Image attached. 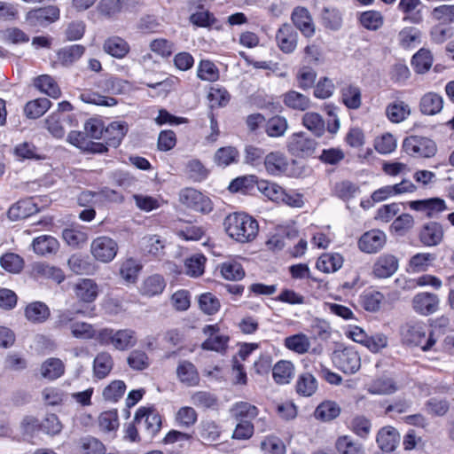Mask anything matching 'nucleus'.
<instances>
[{"label":"nucleus","mask_w":454,"mask_h":454,"mask_svg":"<svg viewBox=\"0 0 454 454\" xmlns=\"http://www.w3.org/2000/svg\"><path fill=\"white\" fill-rule=\"evenodd\" d=\"M284 346L286 348L297 355H304L310 352L311 342L308 335L303 333H298L286 337L284 340ZM311 353H320V350L314 348L311 350Z\"/></svg>","instance_id":"nucleus-19"},{"label":"nucleus","mask_w":454,"mask_h":454,"mask_svg":"<svg viewBox=\"0 0 454 454\" xmlns=\"http://www.w3.org/2000/svg\"><path fill=\"white\" fill-rule=\"evenodd\" d=\"M220 273L226 280L239 281L245 277V270L239 262L229 260L219 265Z\"/></svg>","instance_id":"nucleus-45"},{"label":"nucleus","mask_w":454,"mask_h":454,"mask_svg":"<svg viewBox=\"0 0 454 454\" xmlns=\"http://www.w3.org/2000/svg\"><path fill=\"white\" fill-rule=\"evenodd\" d=\"M396 390V384L391 378L387 377L377 378L368 387V392L373 395H390Z\"/></svg>","instance_id":"nucleus-50"},{"label":"nucleus","mask_w":454,"mask_h":454,"mask_svg":"<svg viewBox=\"0 0 454 454\" xmlns=\"http://www.w3.org/2000/svg\"><path fill=\"white\" fill-rule=\"evenodd\" d=\"M114 366V361L111 355L107 352L98 353L93 362L94 375L98 379L106 378Z\"/></svg>","instance_id":"nucleus-47"},{"label":"nucleus","mask_w":454,"mask_h":454,"mask_svg":"<svg viewBox=\"0 0 454 454\" xmlns=\"http://www.w3.org/2000/svg\"><path fill=\"white\" fill-rule=\"evenodd\" d=\"M335 447L340 454H364L361 443L354 441L348 435H343L337 439Z\"/></svg>","instance_id":"nucleus-56"},{"label":"nucleus","mask_w":454,"mask_h":454,"mask_svg":"<svg viewBox=\"0 0 454 454\" xmlns=\"http://www.w3.org/2000/svg\"><path fill=\"white\" fill-rule=\"evenodd\" d=\"M334 365L346 374L356 372L361 366L358 352L352 347H339L332 356Z\"/></svg>","instance_id":"nucleus-5"},{"label":"nucleus","mask_w":454,"mask_h":454,"mask_svg":"<svg viewBox=\"0 0 454 454\" xmlns=\"http://www.w3.org/2000/svg\"><path fill=\"white\" fill-rule=\"evenodd\" d=\"M357 19L360 25L370 31H376L380 29L384 23L382 14L374 10L360 12Z\"/></svg>","instance_id":"nucleus-46"},{"label":"nucleus","mask_w":454,"mask_h":454,"mask_svg":"<svg viewBox=\"0 0 454 454\" xmlns=\"http://www.w3.org/2000/svg\"><path fill=\"white\" fill-rule=\"evenodd\" d=\"M40 371L43 378L54 380L64 374L65 365L59 358L51 357L42 364Z\"/></svg>","instance_id":"nucleus-38"},{"label":"nucleus","mask_w":454,"mask_h":454,"mask_svg":"<svg viewBox=\"0 0 454 454\" xmlns=\"http://www.w3.org/2000/svg\"><path fill=\"white\" fill-rule=\"evenodd\" d=\"M421 0H400L397 9L403 14V21L411 24H420L423 21Z\"/></svg>","instance_id":"nucleus-18"},{"label":"nucleus","mask_w":454,"mask_h":454,"mask_svg":"<svg viewBox=\"0 0 454 454\" xmlns=\"http://www.w3.org/2000/svg\"><path fill=\"white\" fill-rule=\"evenodd\" d=\"M261 449L264 454H286L283 441L275 435L266 436L261 442Z\"/></svg>","instance_id":"nucleus-64"},{"label":"nucleus","mask_w":454,"mask_h":454,"mask_svg":"<svg viewBox=\"0 0 454 454\" xmlns=\"http://www.w3.org/2000/svg\"><path fill=\"white\" fill-rule=\"evenodd\" d=\"M442 106L443 98L435 92L426 93L419 101V110L424 115H435L442 111Z\"/></svg>","instance_id":"nucleus-30"},{"label":"nucleus","mask_w":454,"mask_h":454,"mask_svg":"<svg viewBox=\"0 0 454 454\" xmlns=\"http://www.w3.org/2000/svg\"><path fill=\"white\" fill-rule=\"evenodd\" d=\"M134 422L144 427L146 434L150 437H153L161 427V417L154 410L145 407H140L134 418Z\"/></svg>","instance_id":"nucleus-8"},{"label":"nucleus","mask_w":454,"mask_h":454,"mask_svg":"<svg viewBox=\"0 0 454 454\" xmlns=\"http://www.w3.org/2000/svg\"><path fill=\"white\" fill-rule=\"evenodd\" d=\"M35 254L40 255L56 254L59 248V243L51 235H42L34 239L32 242Z\"/></svg>","instance_id":"nucleus-35"},{"label":"nucleus","mask_w":454,"mask_h":454,"mask_svg":"<svg viewBox=\"0 0 454 454\" xmlns=\"http://www.w3.org/2000/svg\"><path fill=\"white\" fill-rule=\"evenodd\" d=\"M67 265L76 275H90L95 270L94 263L89 255L82 254H72L67 261Z\"/></svg>","instance_id":"nucleus-31"},{"label":"nucleus","mask_w":454,"mask_h":454,"mask_svg":"<svg viewBox=\"0 0 454 454\" xmlns=\"http://www.w3.org/2000/svg\"><path fill=\"white\" fill-rule=\"evenodd\" d=\"M400 440L397 430L392 427L381 428L377 434L376 442L379 448L384 452H392Z\"/></svg>","instance_id":"nucleus-28"},{"label":"nucleus","mask_w":454,"mask_h":454,"mask_svg":"<svg viewBox=\"0 0 454 454\" xmlns=\"http://www.w3.org/2000/svg\"><path fill=\"white\" fill-rule=\"evenodd\" d=\"M203 332L208 335V338L202 343L203 349L222 351L226 348L229 337L217 334L218 327L216 325H206Z\"/></svg>","instance_id":"nucleus-24"},{"label":"nucleus","mask_w":454,"mask_h":454,"mask_svg":"<svg viewBox=\"0 0 454 454\" xmlns=\"http://www.w3.org/2000/svg\"><path fill=\"white\" fill-rule=\"evenodd\" d=\"M76 298L84 303H91L98 298V286L90 278H82L74 286Z\"/></svg>","instance_id":"nucleus-21"},{"label":"nucleus","mask_w":454,"mask_h":454,"mask_svg":"<svg viewBox=\"0 0 454 454\" xmlns=\"http://www.w3.org/2000/svg\"><path fill=\"white\" fill-rule=\"evenodd\" d=\"M59 19V9L54 5L34 9L26 15V20L31 27H47Z\"/></svg>","instance_id":"nucleus-9"},{"label":"nucleus","mask_w":454,"mask_h":454,"mask_svg":"<svg viewBox=\"0 0 454 454\" xmlns=\"http://www.w3.org/2000/svg\"><path fill=\"white\" fill-rule=\"evenodd\" d=\"M93 257L101 262H112L118 252L116 241L106 236H100L93 239L90 245Z\"/></svg>","instance_id":"nucleus-7"},{"label":"nucleus","mask_w":454,"mask_h":454,"mask_svg":"<svg viewBox=\"0 0 454 454\" xmlns=\"http://www.w3.org/2000/svg\"><path fill=\"white\" fill-rule=\"evenodd\" d=\"M129 130L124 121H113L105 129L103 138L108 146L118 147Z\"/></svg>","instance_id":"nucleus-22"},{"label":"nucleus","mask_w":454,"mask_h":454,"mask_svg":"<svg viewBox=\"0 0 454 454\" xmlns=\"http://www.w3.org/2000/svg\"><path fill=\"white\" fill-rule=\"evenodd\" d=\"M340 412L339 405L333 401H325L321 403L315 411V417L323 421H330L336 419Z\"/></svg>","instance_id":"nucleus-54"},{"label":"nucleus","mask_w":454,"mask_h":454,"mask_svg":"<svg viewBox=\"0 0 454 454\" xmlns=\"http://www.w3.org/2000/svg\"><path fill=\"white\" fill-rule=\"evenodd\" d=\"M385 296L379 291L372 289L364 290L359 296L361 307L369 312H377L380 310Z\"/></svg>","instance_id":"nucleus-34"},{"label":"nucleus","mask_w":454,"mask_h":454,"mask_svg":"<svg viewBox=\"0 0 454 454\" xmlns=\"http://www.w3.org/2000/svg\"><path fill=\"white\" fill-rule=\"evenodd\" d=\"M302 124L317 137H322L325 131V122L322 116L315 112H308L302 116Z\"/></svg>","instance_id":"nucleus-48"},{"label":"nucleus","mask_w":454,"mask_h":454,"mask_svg":"<svg viewBox=\"0 0 454 454\" xmlns=\"http://www.w3.org/2000/svg\"><path fill=\"white\" fill-rule=\"evenodd\" d=\"M223 224L226 234L241 244L254 241L259 232L258 222L245 212L229 214Z\"/></svg>","instance_id":"nucleus-1"},{"label":"nucleus","mask_w":454,"mask_h":454,"mask_svg":"<svg viewBox=\"0 0 454 454\" xmlns=\"http://www.w3.org/2000/svg\"><path fill=\"white\" fill-rule=\"evenodd\" d=\"M439 307V298L436 294L427 292L417 294L412 299L413 309L423 316L434 313Z\"/></svg>","instance_id":"nucleus-15"},{"label":"nucleus","mask_w":454,"mask_h":454,"mask_svg":"<svg viewBox=\"0 0 454 454\" xmlns=\"http://www.w3.org/2000/svg\"><path fill=\"white\" fill-rule=\"evenodd\" d=\"M0 265L6 271L17 274L22 270L24 260L17 254L6 253L0 258Z\"/></svg>","instance_id":"nucleus-58"},{"label":"nucleus","mask_w":454,"mask_h":454,"mask_svg":"<svg viewBox=\"0 0 454 454\" xmlns=\"http://www.w3.org/2000/svg\"><path fill=\"white\" fill-rule=\"evenodd\" d=\"M294 373V366L292 362L286 360L278 361L272 369L274 380L278 384H287Z\"/></svg>","instance_id":"nucleus-44"},{"label":"nucleus","mask_w":454,"mask_h":454,"mask_svg":"<svg viewBox=\"0 0 454 454\" xmlns=\"http://www.w3.org/2000/svg\"><path fill=\"white\" fill-rule=\"evenodd\" d=\"M25 316L32 323H43L50 317V309L42 301H35L26 307Z\"/></svg>","instance_id":"nucleus-41"},{"label":"nucleus","mask_w":454,"mask_h":454,"mask_svg":"<svg viewBox=\"0 0 454 454\" xmlns=\"http://www.w3.org/2000/svg\"><path fill=\"white\" fill-rule=\"evenodd\" d=\"M318 388V381L310 372H302L298 375L295 390L296 393L304 397L312 396Z\"/></svg>","instance_id":"nucleus-33"},{"label":"nucleus","mask_w":454,"mask_h":454,"mask_svg":"<svg viewBox=\"0 0 454 454\" xmlns=\"http://www.w3.org/2000/svg\"><path fill=\"white\" fill-rule=\"evenodd\" d=\"M316 142L304 132L292 134L286 143L288 152L296 157L310 155L315 150Z\"/></svg>","instance_id":"nucleus-10"},{"label":"nucleus","mask_w":454,"mask_h":454,"mask_svg":"<svg viewBox=\"0 0 454 454\" xmlns=\"http://www.w3.org/2000/svg\"><path fill=\"white\" fill-rule=\"evenodd\" d=\"M97 340L101 345H112L117 350L125 351L136 346L137 336L130 328L119 330L103 328L98 331Z\"/></svg>","instance_id":"nucleus-2"},{"label":"nucleus","mask_w":454,"mask_h":454,"mask_svg":"<svg viewBox=\"0 0 454 454\" xmlns=\"http://www.w3.org/2000/svg\"><path fill=\"white\" fill-rule=\"evenodd\" d=\"M70 114L52 113L44 121L45 129L56 138H62L65 136L64 123L72 122Z\"/></svg>","instance_id":"nucleus-25"},{"label":"nucleus","mask_w":454,"mask_h":454,"mask_svg":"<svg viewBox=\"0 0 454 454\" xmlns=\"http://www.w3.org/2000/svg\"><path fill=\"white\" fill-rule=\"evenodd\" d=\"M142 270V265L134 258L126 259L120 267V275L127 283H135L138 274Z\"/></svg>","instance_id":"nucleus-51"},{"label":"nucleus","mask_w":454,"mask_h":454,"mask_svg":"<svg viewBox=\"0 0 454 454\" xmlns=\"http://www.w3.org/2000/svg\"><path fill=\"white\" fill-rule=\"evenodd\" d=\"M70 332L73 337L82 340L96 339L98 333L91 324L75 321L70 325Z\"/></svg>","instance_id":"nucleus-55"},{"label":"nucleus","mask_w":454,"mask_h":454,"mask_svg":"<svg viewBox=\"0 0 454 454\" xmlns=\"http://www.w3.org/2000/svg\"><path fill=\"white\" fill-rule=\"evenodd\" d=\"M266 154L262 148L248 145L244 149V163L254 168L263 165Z\"/></svg>","instance_id":"nucleus-59"},{"label":"nucleus","mask_w":454,"mask_h":454,"mask_svg":"<svg viewBox=\"0 0 454 454\" xmlns=\"http://www.w3.org/2000/svg\"><path fill=\"white\" fill-rule=\"evenodd\" d=\"M207 258L201 254H195L184 262L185 274L197 278L204 273Z\"/></svg>","instance_id":"nucleus-53"},{"label":"nucleus","mask_w":454,"mask_h":454,"mask_svg":"<svg viewBox=\"0 0 454 454\" xmlns=\"http://www.w3.org/2000/svg\"><path fill=\"white\" fill-rule=\"evenodd\" d=\"M433 55L427 49L421 48L411 59V67L417 74H425L433 65Z\"/></svg>","instance_id":"nucleus-42"},{"label":"nucleus","mask_w":454,"mask_h":454,"mask_svg":"<svg viewBox=\"0 0 454 454\" xmlns=\"http://www.w3.org/2000/svg\"><path fill=\"white\" fill-rule=\"evenodd\" d=\"M411 210L424 213L427 217L434 218L448 209L446 202L441 198H429L409 202Z\"/></svg>","instance_id":"nucleus-11"},{"label":"nucleus","mask_w":454,"mask_h":454,"mask_svg":"<svg viewBox=\"0 0 454 454\" xmlns=\"http://www.w3.org/2000/svg\"><path fill=\"white\" fill-rule=\"evenodd\" d=\"M284 105L295 111H306L310 108L311 101L309 97L295 90H289L283 95Z\"/></svg>","instance_id":"nucleus-36"},{"label":"nucleus","mask_w":454,"mask_h":454,"mask_svg":"<svg viewBox=\"0 0 454 454\" xmlns=\"http://www.w3.org/2000/svg\"><path fill=\"white\" fill-rule=\"evenodd\" d=\"M258 191L269 200L279 202L280 196L283 194V188L276 183L266 180L256 182Z\"/></svg>","instance_id":"nucleus-62"},{"label":"nucleus","mask_w":454,"mask_h":454,"mask_svg":"<svg viewBox=\"0 0 454 454\" xmlns=\"http://www.w3.org/2000/svg\"><path fill=\"white\" fill-rule=\"evenodd\" d=\"M51 103L46 98H41L27 102L24 107V113L29 119H37L43 115L51 107Z\"/></svg>","instance_id":"nucleus-49"},{"label":"nucleus","mask_w":454,"mask_h":454,"mask_svg":"<svg viewBox=\"0 0 454 454\" xmlns=\"http://www.w3.org/2000/svg\"><path fill=\"white\" fill-rule=\"evenodd\" d=\"M343 258L340 254H324L317 261V269L325 273L335 272L341 268Z\"/></svg>","instance_id":"nucleus-43"},{"label":"nucleus","mask_w":454,"mask_h":454,"mask_svg":"<svg viewBox=\"0 0 454 454\" xmlns=\"http://www.w3.org/2000/svg\"><path fill=\"white\" fill-rule=\"evenodd\" d=\"M387 241L384 231L374 229L364 233L358 240L359 249L367 254H374L383 248Z\"/></svg>","instance_id":"nucleus-14"},{"label":"nucleus","mask_w":454,"mask_h":454,"mask_svg":"<svg viewBox=\"0 0 454 454\" xmlns=\"http://www.w3.org/2000/svg\"><path fill=\"white\" fill-rule=\"evenodd\" d=\"M140 247L145 254L160 259L165 254V240L158 235H147L140 240Z\"/></svg>","instance_id":"nucleus-27"},{"label":"nucleus","mask_w":454,"mask_h":454,"mask_svg":"<svg viewBox=\"0 0 454 454\" xmlns=\"http://www.w3.org/2000/svg\"><path fill=\"white\" fill-rule=\"evenodd\" d=\"M200 436L207 442H213L221 435L220 427L213 420H203L199 427Z\"/></svg>","instance_id":"nucleus-61"},{"label":"nucleus","mask_w":454,"mask_h":454,"mask_svg":"<svg viewBox=\"0 0 454 454\" xmlns=\"http://www.w3.org/2000/svg\"><path fill=\"white\" fill-rule=\"evenodd\" d=\"M85 52V47L82 44H73L59 50L57 56L59 61L64 67H70L82 58Z\"/></svg>","instance_id":"nucleus-37"},{"label":"nucleus","mask_w":454,"mask_h":454,"mask_svg":"<svg viewBox=\"0 0 454 454\" xmlns=\"http://www.w3.org/2000/svg\"><path fill=\"white\" fill-rule=\"evenodd\" d=\"M291 20L304 36L311 37L314 35L315 25L307 8L301 6L295 7L292 12Z\"/></svg>","instance_id":"nucleus-17"},{"label":"nucleus","mask_w":454,"mask_h":454,"mask_svg":"<svg viewBox=\"0 0 454 454\" xmlns=\"http://www.w3.org/2000/svg\"><path fill=\"white\" fill-rule=\"evenodd\" d=\"M35 86L53 98H58L61 94L56 81L48 74L38 76L35 80Z\"/></svg>","instance_id":"nucleus-52"},{"label":"nucleus","mask_w":454,"mask_h":454,"mask_svg":"<svg viewBox=\"0 0 454 454\" xmlns=\"http://www.w3.org/2000/svg\"><path fill=\"white\" fill-rule=\"evenodd\" d=\"M403 149L408 155L415 158H431L437 152L434 141L420 136H410L404 138Z\"/></svg>","instance_id":"nucleus-4"},{"label":"nucleus","mask_w":454,"mask_h":454,"mask_svg":"<svg viewBox=\"0 0 454 454\" xmlns=\"http://www.w3.org/2000/svg\"><path fill=\"white\" fill-rule=\"evenodd\" d=\"M103 50L106 53L114 58L123 59L129 52L130 47L126 40L120 36L114 35L105 40Z\"/></svg>","instance_id":"nucleus-29"},{"label":"nucleus","mask_w":454,"mask_h":454,"mask_svg":"<svg viewBox=\"0 0 454 454\" xmlns=\"http://www.w3.org/2000/svg\"><path fill=\"white\" fill-rule=\"evenodd\" d=\"M287 128L286 119L283 116L276 115L267 121L265 131L269 137H279L284 136Z\"/></svg>","instance_id":"nucleus-57"},{"label":"nucleus","mask_w":454,"mask_h":454,"mask_svg":"<svg viewBox=\"0 0 454 454\" xmlns=\"http://www.w3.org/2000/svg\"><path fill=\"white\" fill-rule=\"evenodd\" d=\"M342 103L348 109H358L362 105V94L358 86L348 84L340 90Z\"/></svg>","instance_id":"nucleus-40"},{"label":"nucleus","mask_w":454,"mask_h":454,"mask_svg":"<svg viewBox=\"0 0 454 454\" xmlns=\"http://www.w3.org/2000/svg\"><path fill=\"white\" fill-rule=\"evenodd\" d=\"M397 258L389 254L379 256L373 264L372 274L377 278H387L393 276L398 270Z\"/></svg>","instance_id":"nucleus-16"},{"label":"nucleus","mask_w":454,"mask_h":454,"mask_svg":"<svg viewBox=\"0 0 454 454\" xmlns=\"http://www.w3.org/2000/svg\"><path fill=\"white\" fill-rule=\"evenodd\" d=\"M178 380L186 386H197L200 382V374L195 365L186 360L181 361L176 368Z\"/></svg>","instance_id":"nucleus-32"},{"label":"nucleus","mask_w":454,"mask_h":454,"mask_svg":"<svg viewBox=\"0 0 454 454\" xmlns=\"http://www.w3.org/2000/svg\"><path fill=\"white\" fill-rule=\"evenodd\" d=\"M166 280L160 274H153L145 278L139 287V292L146 297H153L162 294L166 287Z\"/></svg>","instance_id":"nucleus-26"},{"label":"nucleus","mask_w":454,"mask_h":454,"mask_svg":"<svg viewBox=\"0 0 454 454\" xmlns=\"http://www.w3.org/2000/svg\"><path fill=\"white\" fill-rule=\"evenodd\" d=\"M275 39L279 50L289 54L297 47L298 33L292 25L285 23L277 30Z\"/></svg>","instance_id":"nucleus-13"},{"label":"nucleus","mask_w":454,"mask_h":454,"mask_svg":"<svg viewBox=\"0 0 454 454\" xmlns=\"http://www.w3.org/2000/svg\"><path fill=\"white\" fill-rule=\"evenodd\" d=\"M400 334L404 344L420 347L423 351L430 350L435 344L432 332L427 338V326L421 322L406 323L401 327Z\"/></svg>","instance_id":"nucleus-3"},{"label":"nucleus","mask_w":454,"mask_h":454,"mask_svg":"<svg viewBox=\"0 0 454 454\" xmlns=\"http://www.w3.org/2000/svg\"><path fill=\"white\" fill-rule=\"evenodd\" d=\"M231 411L233 416L240 420L253 419L259 413V410L255 405L247 402L236 403Z\"/></svg>","instance_id":"nucleus-63"},{"label":"nucleus","mask_w":454,"mask_h":454,"mask_svg":"<svg viewBox=\"0 0 454 454\" xmlns=\"http://www.w3.org/2000/svg\"><path fill=\"white\" fill-rule=\"evenodd\" d=\"M179 201L188 208L202 214H208L213 210L211 200L194 188L182 189L179 192Z\"/></svg>","instance_id":"nucleus-6"},{"label":"nucleus","mask_w":454,"mask_h":454,"mask_svg":"<svg viewBox=\"0 0 454 454\" xmlns=\"http://www.w3.org/2000/svg\"><path fill=\"white\" fill-rule=\"evenodd\" d=\"M443 238L444 230L438 222L426 223L419 231V239L425 247H436L442 242Z\"/></svg>","instance_id":"nucleus-12"},{"label":"nucleus","mask_w":454,"mask_h":454,"mask_svg":"<svg viewBox=\"0 0 454 454\" xmlns=\"http://www.w3.org/2000/svg\"><path fill=\"white\" fill-rule=\"evenodd\" d=\"M37 208L31 200H19L8 210L7 215L11 221L24 219L36 212Z\"/></svg>","instance_id":"nucleus-39"},{"label":"nucleus","mask_w":454,"mask_h":454,"mask_svg":"<svg viewBox=\"0 0 454 454\" xmlns=\"http://www.w3.org/2000/svg\"><path fill=\"white\" fill-rule=\"evenodd\" d=\"M411 114V106L405 101L395 98L387 105L385 114L392 123H401L407 120Z\"/></svg>","instance_id":"nucleus-20"},{"label":"nucleus","mask_w":454,"mask_h":454,"mask_svg":"<svg viewBox=\"0 0 454 454\" xmlns=\"http://www.w3.org/2000/svg\"><path fill=\"white\" fill-rule=\"evenodd\" d=\"M199 79L206 82H215L219 79V69L210 60H201L197 68Z\"/></svg>","instance_id":"nucleus-60"},{"label":"nucleus","mask_w":454,"mask_h":454,"mask_svg":"<svg viewBox=\"0 0 454 454\" xmlns=\"http://www.w3.org/2000/svg\"><path fill=\"white\" fill-rule=\"evenodd\" d=\"M263 167L269 175L277 176L284 174L287 170L288 161L284 153L280 152H271L266 154Z\"/></svg>","instance_id":"nucleus-23"}]
</instances>
